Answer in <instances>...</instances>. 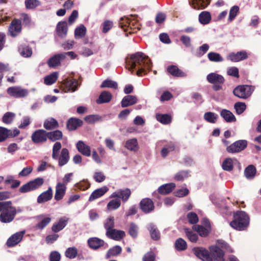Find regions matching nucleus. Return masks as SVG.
Here are the masks:
<instances>
[{"instance_id":"21","label":"nucleus","mask_w":261,"mask_h":261,"mask_svg":"<svg viewBox=\"0 0 261 261\" xmlns=\"http://www.w3.org/2000/svg\"><path fill=\"white\" fill-rule=\"evenodd\" d=\"M83 124V121L82 120L77 118H70L67 122L66 127L69 130L72 131L82 126Z\"/></svg>"},{"instance_id":"12","label":"nucleus","mask_w":261,"mask_h":261,"mask_svg":"<svg viewBox=\"0 0 261 261\" xmlns=\"http://www.w3.org/2000/svg\"><path fill=\"white\" fill-rule=\"evenodd\" d=\"M132 192L129 189L126 188L125 189H120L116 192H113L110 197L111 198H117L121 199L123 203L126 202L129 198Z\"/></svg>"},{"instance_id":"47","label":"nucleus","mask_w":261,"mask_h":261,"mask_svg":"<svg viewBox=\"0 0 261 261\" xmlns=\"http://www.w3.org/2000/svg\"><path fill=\"white\" fill-rule=\"evenodd\" d=\"M222 167L225 171H232L233 169L232 159L230 158H226L222 163Z\"/></svg>"},{"instance_id":"63","label":"nucleus","mask_w":261,"mask_h":261,"mask_svg":"<svg viewBox=\"0 0 261 261\" xmlns=\"http://www.w3.org/2000/svg\"><path fill=\"white\" fill-rule=\"evenodd\" d=\"M185 231L187 237L191 242L194 243L197 242L198 237L196 233L188 229H185Z\"/></svg>"},{"instance_id":"56","label":"nucleus","mask_w":261,"mask_h":261,"mask_svg":"<svg viewBox=\"0 0 261 261\" xmlns=\"http://www.w3.org/2000/svg\"><path fill=\"white\" fill-rule=\"evenodd\" d=\"M25 6L27 9H34L40 5L38 0H25Z\"/></svg>"},{"instance_id":"41","label":"nucleus","mask_w":261,"mask_h":261,"mask_svg":"<svg viewBox=\"0 0 261 261\" xmlns=\"http://www.w3.org/2000/svg\"><path fill=\"white\" fill-rule=\"evenodd\" d=\"M193 229L197 231L199 236L202 237H207L210 231V229L206 228L202 225H196L193 226Z\"/></svg>"},{"instance_id":"24","label":"nucleus","mask_w":261,"mask_h":261,"mask_svg":"<svg viewBox=\"0 0 261 261\" xmlns=\"http://www.w3.org/2000/svg\"><path fill=\"white\" fill-rule=\"evenodd\" d=\"M109 191V188L107 186H103L101 188L94 190L89 198V201H92L95 199L101 197L104 195Z\"/></svg>"},{"instance_id":"55","label":"nucleus","mask_w":261,"mask_h":261,"mask_svg":"<svg viewBox=\"0 0 261 261\" xmlns=\"http://www.w3.org/2000/svg\"><path fill=\"white\" fill-rule=\"evenodd\" d=\"M77 255V249L75 247L68 248L65 251V256L69 258L73 259Z\"/></svg>"},{"instance_id":"6","label":"nucleus","mask_w":261,"mask_h":261,"mask_svg":"<svg viewBox=\"0 0 261 261\" xmlns=\"http://www.w3.org/2000/svg\"><path fill=\"white\" fill-rule=\"evenodd\" d=\"M248 142L245 140H239L232 143L226 148V151L231 154L237 153L241 152L246 148Z\"/></svg>"},{"instance_id":"38","label":"nucleus","mask_w":261,"mask_h":261,"mask_svg":"<svg viewBox=\"0 0 261 261\" xmlns=\"http://www.w3.org/2000/svg\"><path fill=\"white\" fill-rule=\"evenodd\" d=\"M156 120L163 124H168L172 121V116L169 114H156Z\"/></svg>"},{"instance_id":"42","label":"nucleus","mask_w":261,"mask_h":261,"mask_svg":"<svg viewBox=\"0 0 261 261\" xmlns=\"http://www.w3.org/2000/svg\"><path fill=\"white\" fill-rule=\"evenodd\" d=\"M19 19L21 20V23L24 27H30L32 25L31 17L27 13H21Z\"/></svg>"},{"instance_id":"26","label":"nucleus","mask_w":261,"mask_h":261,"mask_svg":"<svg viewBox=\"0 0 261 261\" xmlns=\"http://www.w3.org/2000/svg\"><path fill=\"white\" fill-rule=\"evenodd\" d=\"M69 219L66 217L60 218L59 221L53 225L51 229L54 232H58L62 230L67 225Z\"/></svg>"},{"instance_id":"50","label":"nucleus","mask_w":261,"mask_h":261,"mask_svg":"<svg viewBox=\"0 0 261 261\" xmlns=\"http://www.w3.org/2000/svg\"><path fill=\"white\" fill-rule=\"evenodd\" d=\"M100 87L101 88H109L117 89L118 88V84L115 81L107 79L102 83Z\"/></svg>"},{"instance_id":"27","label":"nucleus","mask_w":261,"mask_h":261,"mask_svg":"<svg viewBox=\"0 0 261 261\" xmlns=\"http://www.w3.org/2000/svg\"><path fill=\"white\" fill-rule=\"evenodd\" d=\"M53 197V190L51 187H49L47 191L42 193L37 198V202L44 203L50 200Z\"/></svg>"},{"instance_id":"23","label":"nucleus","mask_w":261,"mask_h":261,"mask_svg":"<svg viewBox=\"0 0 261 261\" xmlns=\"http://www.w3.org/2000/svg\"><path fill=\"white\" fill-rule=\"evenodd\" d=\"M167 71L174 77H183L187 75L185 72L179 69L176 65H172L168 66Z\"/></svg>"},{"instance_id":"8","label":"nucleus","mask_w":261,"mask_h":261,"mask_svg":"<svg viewBox=\"0 0 261 261\" xmlns=\"http://www.w3.org/2000/svg\"><path fill=\"white\" fill-rule=\"evenodd\" d=\"M7 92L10 96L16 98L24 97L29 93L28 90L22 89L20 87L18 86L10 87L7 89Z\"/></svg>"},{"instance_id":"5","label":"nucleus","mask_w":261,"mask_h":261,"mask_svg":"<svg viewBox=\"0 0 261 261\" xmlns=\"http://www.w3.org/2000/svg\"><path fill=\"white\" fill-rule=\"evenodd\" d=\"M207 81L213 84V89L216 91L222 89V85L225 82L224 77L219 74L213 72L206 76Z\"/></svg>"},{"instance_id":"43","label":"nucleus","mask_w":261,"mask_h":261,"mask_svg":"<svg viewBox=\"0 0 261 261\" xmlns=\"http://www.w3.org/2000/svg\"><path fill=\"white\" fill-rule=\"evenodd\" d=\"M204 119L210 123H215L218 119V116L214 112H206L203 116Z\"/></svg>"},{"instance_id":"44","label":"nucleus","mask_w":261,"mask_h":261,"mask_svg":"<svg viewBox=\"0 0 261 261\" xmlns=\"http://www.w3.org/2000/svg\"><path fill=\"white\" fill-rule=\"evenodd\" d=\"M121 205L120 199L115 198L109 201L108 203L107 207L109 211H113L118 209Z\"/></svg>"},{"instance_id":"58","label":"nucleus","mask_w":261,"mask_h":261,"mask_svg":"<svg viewBox=\"0 0 261 261\" xmlns=\"http://www.w3.org/2000/svg\"><path fill=\"white\" fill-rule=\"evenodd\" d=\"M217 246L220 248H221L223 249H224L225 251H228L229 252H233V250L229 246V245L226 243L225 241L222 240H218L217 241Z\"/></svg>"},{"instance_id":"28","label":"nucleus","mask_w":261,"mask_h":261,"mask_svg":"<svg viewBox=\"0 0 261 261\" xmlns=\"http://www.w3.org/2000/svg\"><path fill=\"white\" fill-rule=\"evenodd\" d=\"M175 186V184L173 182L166 184L159 187L158 191L162 195L168 194L172 192Z\"/></svg>"},{"instance_id":"25","label":"nucleus","mask_w":261,"mask_h":261,"mask_svg":"<svg viewBox=\"0 0 261 261\" xmlns=\"http://www.w3.org/2000/svg\"><path fill=\"white\" fill-rule=\"evenodd\" d=\"M76 146L77 150L83 155L86 156H90L91 155L90 147L86 145L83 141H78Z\"/></svg>"},{"instance_id":"49","label":"nucleus","mask_w":261,"mask_h":261,"mask_svg":"<svg viewBox=\"0 0 261 261\" xmlns=\"http://www.w3.org/2000/svg\"><path fill=\"white\" fill-rule=\"evenodd\" d=\"M175 247L177 251H184L187 248L186 242L182 238H178L175 242Z\"/></svg>"},{"instance_id":"48","label":"nucleus","mask_w":261,"mask_h":261,"mask_svg":"<svg viewBox=\"0 0 261 261\" xmlns=\"http://www.w3.org/2000/svg\"><path fill=\"white\" fill-rule=\"evenodd\" d=\"M18 50L20 54L24 57H29L32 54L31 48L25 45H20Z\"/></svg>"},{"instance_id":"3","label":"nucleus","mask_w":261,"mask_h":261,"mask_svg":"<svg viewBox=\"0 0 261 261\" xmlns=\"http://www.w3.org/2000/svg\"><path fill=\"white\" fill-rule=\"evenodd\" d=\"M250 222V218L245 212L238 211L233 215V220L230 222L231 227L238 231L245 230Z\"/></svg>"},{"instance_id":"32","label":"nucleus","mask_w":261,"mask_h":261,"mask_svg":"<svg viewBox=\"0 0 261 261\" xmlns=\"http://www.w3.org/2000/svg\"><path fill=\"white\" fill-rule=\"evenodd\" d=\"M59 166L62 167L66 164L69 160V153L68 150L64 148L62 149L61 154L59 158Z\"/></svg>"},{"instance_id":"20","label":"nucleus","mask_w":261,"mask_h":261,"mask_svg":"<svg viewBox=\"0 0 261 261\" xmlns=\"http://www.w3.org/2000/svg\"><path fill=\"white\" fill-rule=\"evenodd\" d=\"M65 59V55L61 54H58L55 55L51 58H50L48 61L47 64L49 67L54 68L57 66H59L61 64V61Z\"/></svg>"},{"instance_id":"33","label":"nucleus","mask_w":261,"mask_h":261,"mask_svg":"<svg viewBox=\"0 0 261 261\" xmlns=\"http://www.w3.org/2000/svg\"><path fill=\"white\" fill-rule=\"evenodd\" d=\"M137 102V99L135 96L127 95L124 96L121 101V107L125 108L135 105Z\"/></svg>"},{"instance_id":"34","label":"nucleus","mask_w":261,"mask_h":261,"mask_svg":"<svg viewBox=\"0 0 261 261\" xmlns=\"http://www.w3.org/2000/svg\"><path fill=\"white\" fill-rule=\"evenodd\" d=\"M48 139L51 142H55L62 139L63 135L62 131L57 129L47 132Z\"/></svg>"},{"instance_id":"59","label":"nucleus","mask_w":261,"mask_h":261,"mask_svg":"<svg viewBox=\"0 0 261 261\" xmlns=\"http://www.w3.org/2000/svg\"><path fill=\"white\" fill-rule=\"evenodd\" d=\"M15 116V114L14 113L7 112L4 115L2 121L4 123L9 124L13 121Z\"/></svg>"},{"instance_id":"17","label":"nucleus","mask_w":261,"mask_h":261,"mask_svg":"<svg viewBox=\"0 0 261 261\" xmlns=\"http://www.w3.org/2000/svg\"><path fill=\"white\" fill-rule=\"evenodd\" d=\"M248 57V54L245 50H242L236 53H230L227 56V59L233 62H238L245 59Z\"/></svg>"},{"instance_id":"64","label":"nucleus","mask_w":261,"mask_h":261,"mask_svg":"<svg viewBox=\"0 0 261 261\" xmlns=\"http://www.w3.org/2000/svg\"><path fill=\"white\" fill-rule=\"evenodd\" d=\"M128 233L132 238H137L138 236V227L135 223H132L130 224Z\"/></svg>"},{"instance_id":"36","label":"nucleus","mask_w":261,"mask_h":261,"mask_svg":"<svg viewBox=\"0 0 261 261\" xmlns=\"http://www.w3.org/2000/svg\"><path fill=\"white\" fill-rule=\"evenodd\" d=\"M211 14L208 11H202L199 14L198 16L199 22L203 25L208 24L211 22Z\"/></svg>"},{"instance_id":"62","label":"nucleus","mask_w":261,"mask_h":261,"mask_svg":"<svg viewBox=\"0 0 261 261\" xmlns=\"http://www.w3.org/2000/svg\"><path fill=\"white\" fill-rule=\"evenodd\" d=\"M131 23L132 20H130L128 17H121L119 20V25L121 28L125 30V27H131Z\"/></svg>"},{"instance_id":"29","label":"nucleus","mask_w":261,"mask_h":261,"mask_svg":"<svg viewBox=\"0 0 261 261\" xmlns=\"http://www.w3.org/2000/svg\"><path fill=\"white\" fill-rule=\"evenodd\" d=\"M112 99V94L109 91H103L100 94L96 102L98 104L109 102Z\"/></svg>"},{"instance_id":"18","label":"nucleus","mask_w":261,"mask_h":261,"mask_svg":"<svg viewBox=\"0 0 261 261\" xmlns=\"http://www.w3.org/2000/svg\"><path fill=\"white\" fill-rule=\"evenodd\" d=\"M56 31L59 37L65 38L67 36L68 32L67 22L65 21H59L56 26Z\"/></svg>"},{"instance_id":"31","label":"nucleus","mask_w":261,"mask_h":261,"mask_svg":"<svg viewBox=\"0 0 261 261\" xmlns=\"http://www.w3.org/2000/svg\"><path fill=\"white\" fill-rule=\"evenodd\" d=\"M59 126L58 122L53 118L46 119L43 123V127L46 130H53L58 128Z\"/></svg>"},{"instance_id":"35","label":"nucleus","mask_w":261,"mask_h":261,"mask_svg":"<svg viewBox=\"0 0 261 261\" xmlns=\"http://www.w3.org/2000/svg\"><path fill=\"white\" fill-rule=\"evenodd\" d=\"M147 229L149 230L151 238L155 241L160 240V232L157 227L154 224L150 223L148 225Z\"/></svg>"},{"instance_id":"52","label":"nucleus","mask_w":261,"mask_h":261,"mask_svg":"<svg viewBox=\"0 0 261 261\" xmlns=\"http://www.w3.org/2000/svg\"><path fill=\"white\" fill-rule=\"evenodd\" d=\"M207 57L209 60L214 62H221L223 61V58L222 56L217 53L210 52L207 55Z\"/></svg>"},{"instance_id":"13","label":"nucleus","mask_w":261,"mask_h":261,"mask_svg":"<svg viewBox=\"0 0 261 261\" xmlns=\"http://www.w3.org/2000/svg\"><path fill=\"white\" fill-rule=\"evenodd\" d=\"M64 90L65 92H74L78 89V81L74 79H66L62 82Z\"/></svg>"},{"instance_id":"4","label":"nucleus","mask_w":261,"mask_h":261,"mask_svg":"<svg viewBox=\"0 0 261 261\" xmlns=\"http://www.w3.org/2000/svg\"><path fill=\"white\" fill-rule=\"evenodd\" d=\"M254 90V87L251 85H239L233 89V93L239 98L246 99L251 96Z\"/></svg>"},{"instance_id":"2","label":"nucleus","mask_w":261,"mask_h":261,"mask_svg":"<svg viewBox=\"0 0 261 261\" xmlns=\"http://www.w3.org/2000/svg\"><path fill=\"white\" fill-rule=\"evenodd\" d=\"M21 212L12 205L11 201H0V221L2 223H8L12 222L17 213Z\"/></svg>"},{"instance_id":"45","label":"nucleus","mask_w":261,"mask_h":261,"mask_svg":"<svg viewBox=\"0 0 261 261\" xmlns=\"http://www.w3.org/2000/svg\"><path fill=\"white\" fill-rule=\"evenodd\" d=\"M103 226L106 231L114 229L115 226V219L113 216H110L104 222Z\"/></svg>"},{"instance_id":"1","label":"nucleus","mask_w":261,"mask_h":261,"mask_svg":"<svg viewBox=\"0 0 261 261\" xmlns=\"http://www.w3.org/2000/svg\"><path fill=\"white\" fill-rule=\"evenodd\" d=\"M126 63L129 70L136 67L138 68L137 74L138 76H141L142 73L145 72V68H150L151 62L148 57L143 53L137 52L126 60Z\"/></svg>"},{"instance_id":"40","label":"nucleus","mask_w":261,"mask_h":261,"mask_svg":"<svg viewBox=\"0 0 261 261\" xmlns=\"http://www.w3.org/2000/svg\"><path fill=\"white\" fill-rule=\"evenodd\" d=\"M256 172V168L254 165H250L244 170V174L247 179H253Z\"/></svg>"},{"instance_id":"7","label":"nucleus","mask_w":261,"mask_h":261,"mask_svg":"<svg viewBox=\"0 0 261 261\" xmlns=\"http://www.w3.org/2000/svg\"><path fill=\"white\" fill-rule=\"evenodd\" d=\"M48 139L47 132L39 129L35 130L31 136V139L35 144H42L47 141Z\"/></svg>"},{"instance_id":"19","label":"nucleus","mask_w":261,"mask_h":261,"mask_svg":"<svg viewBox=\"0 0 261 261\" xmlns=\"http://www.w3.org/2000/svg\"><path fill=\"white\" fill-rule=\"evenodd\" d=\"M106 235L109 239L120 241L125 236V233L123 230L114 229L111 231H106Z\"/></svg>"},{"instance_id":"9","label":"nucleus","mask_w":261,"mask_h":261,"mask_svg":"<svg viewBox=\"0 0 261 261\" xmlns=\"http://www.w3.org/2000/svg\"><path fill=\"white\" fill-rule=\"evenodd\" d=\"M194 254L203 261H213V257L210 254V252L205 248L203 247H197L192 249Z\"/></svg>"},{"instance_id":"51","label":"nucleus","mask_w":261,"mask_h":261,"mask_svg":"<svg viewBox=\"0 0 261 261\" xmlns=\"http://www.w3.org/2000/svg\"><path fill=\"white\" fill-rule=\"evenodd\" d=\"M211 0H196L193 4L194 9H205L210 5Z\"/></svg>"},{"instance_id":"10","label":"nucleus","mask_w":261,"mask_h":261,"mask_svg":"<svg viewBox=\"0 0 261 261\" xmlns=\"http://www.w3.org/2000/svg\"><path fill=\"white\" fill-rule=\"evenodd\" d=\"M89 247L94 250H97L99 249L104 247L106 248L108 245L103 240L97 237L90 238L87 241Z\"/></svg>"},{"instance_id":"14","label":"nucleus","mask_w":261,"mask_h":261,"mask_svg":"<svg viewBox=\"0 0 261 261\" xmlns=\"http://www.w3.org/2000/svg\"><path fill=\"white\" fill-rule=\"evenodd\" d=\"M210 251V254L213 257V260L217 261H225L224 258V252L222 249L220 248L217 246H212L209 247Z\"/></svg>"},{"instance_id":"15","label":"nucleus","mask_w":261,"mask_h":261,"mask_svg":"<svg viewBox=\"0 0 261 261\" xmlns=\"http://www.w3.org/2000/svg\"><path fill=\"white\" fill-rule=\"evenodd\" d=\"M140 209L144 213H149L154 209V203L152 200L148 198L142 199L139 203Z\"/></svg>"},{"instance_id":"57","label":"nucleus","mask_w":261,"mask_h":261,"mask_svg":"<svg viewBox=\"0 0 261 261\" xmlns=\"http://www.w3.org/2000/svg\"><path fill=\"white\" fill-rule=\"evenodd\" d=\"M247 106L245 102H237L234 105L236 113L238 115L242 114L246 109Z\"/></svg>"},{"instance_id":"46","label":"nucleus","mask_w":261,"mask_h":261,"mask_svg":"<svg viewBox=\"0 0 261 261\" xmlns=\"http://www.w3.org/2000/svg\"><path fill=\"white\" fill-rule=\"evenodd\" d=\"M44 179L42 177H37L29 182L31 189L32 191L37 189L41 187L44 183Z\"/></svg>"},{"instance_id":"37","label":"nucleus","mask_w":261,"mask_h":261,"mask_svg":"<svg viewBox=\"0 0 261 261\" xmlns=\"http://www.w3.org/2000/svg\"><path fill=\"white\" fill-rule=\"evenodd\" d=\"M125 147L128 150L136 152L139 149L138 143L136 138H133L127 140Z\"/></svg>"},{"instance_id":"39","label":"nucleus","mask_w":261,"mask_h":261,"mask_svg":"<svg viewBox=\"0 0 261 261\" xmlns=\"http://www.w3.org/2000/svg\"><path fill=\"white\" fill-rule=\"evenodd\" d=\"M122 251V248L120 246L118 245H116L111 248L107 251L106 258H110L112 256H117L121 253Z\"/></svg>"},{"instance_id":"16","label":"nucleus","mask_w":261,"mask_h":261,"mask_svg":"<svg viewBox=\"0 0 261 261\" xmlns=\"http://www.w3.org/2000/svg\"><path fill=\"white\" fill-rule=\"evenodd\" d=\"M22 29V24L21 23V20L17 18H14L11 22L9 26V32L13 37L16 36L19 34Z\"/></svg>"},{"instance_id":"30","label":"nucleus","mask_w":261,"mask_h":261,"mask_svg":"<svg viewBox=\"0 0 261 261\" xmlns=\"http://www.w3.org/2000/svg\"><path fill=\"white\" fill-rule=\"evenodd\" d=\"M220 116L227 123L236 122L237 119L235 116L229 110L222 109L220 113Z\"/></svg>"},{"instance_id":"61","label":"nucleus","mask_w":261,"mask_h":261,"mask_svg":"<svg viewBox=\"0 0 261 261\" xmlns=\"http://www.w3.org/2000/svg\"><path fill=\"white\" fill-rule=\"evenodd\" d=\"M189 172L186 170H181L177 172L174 176V179L176 181H182L188 177Z\"/></svg>"},{"instance_id":"11","label":"nucleus","mask_w":261,"mask_h":261,"mask_svg":"<svg viewBox=\"0 0 261 261\" xmlns=\"http://www.w3.org/2000/svg\"><path fill=\"white\" fill-rule=\"evenodd\" d=\"M24 233L25 230H22L12 234L7 241V246L10 248L16 246L22 241Z\"/></svg>"},{"instance_id":"60","label":"nucleus","mask_w":261,"mask_h":261,"mask_svg":"<svg viewBox=\"0 0 261 261\" xmlns=\"http://www.w3.org/2000/svg\"><path fill=\"white\" fill-rule=\"evenodd\" d=\"M51 221V218L49 217H45L40 221L36 225L35 228L43 229L46 227Z\"/></svg>"},{"instance_id":"22","label":"nucleus","mask_w":261,"mask_h":261,"mask_svg":"<svg viewBox=\"0 0 261 261\" xmlns=\"http://www.w3.org/2000/svg\"><path fill=\"white\" fill-rule=\"evenodd\" d=\"M66 186L65 184L59 182L56 186L55 199L57 201L61 200L65 194Z\"/></svg>"},{"instance_id":"54","label":"nucleus","mask_w":261,"mask_h":261,"mask_svg":"<svg viewBox=\"0 0 261 261\" xmlns=\"http://www.w3.org/2000/svg\"><path fill=\"white\" fill-rule=\"evenodd\" d=\"M86 33V27L81 24L80 27L76 28L74 31V36L75 38H82L85 36Z\"/></svg>"},{"instance_id":"53","label":"nucleus","mask_w":261,"mask_h":261,"mask_svg":"<svg viewBox=\"0 0 261 261\" xmlns=\"http://www.w3.org/2000/svg\"><path fill=\"white\" fill-rule=\"evenodd\" d=\"M58 79V73L53 72V73L46 76L44 78V84L47 85H50L55 83Z\"/></svg>"}]
</instances>
